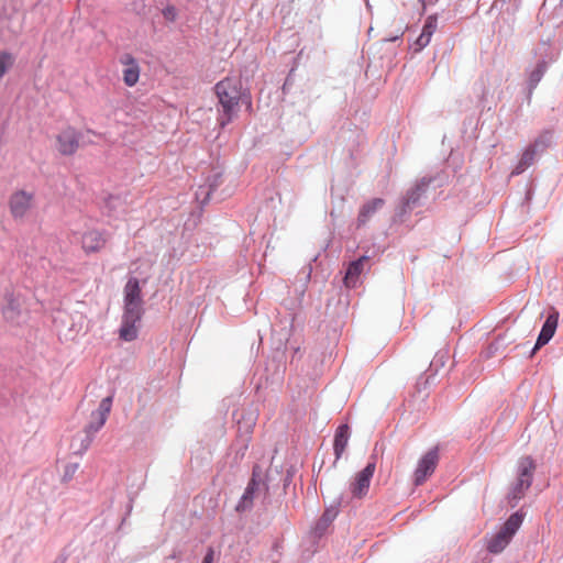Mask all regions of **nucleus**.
Here are the masks:
<instances>
[{"mask_svg": "<svg viewBox=\"0 0 563 563\" xmlns=\"http://www.w3.org/2000/svg\"><path fill=\"white\" fill-rule=\"evenodd\" d=\"M214 92L220 106L218 121L224 128L238 114L240 102H250V96L243 90L242 81L238 77L223 78L216 84Z\"/></svg>", "mask_w": 563, "mask_h": 563, "instance_id": "obj_1", "label": "nucleus"}, {"mask_svg": "<svg viewBox=\"0 0 563 563\" xmlns=\"http://www.w3.org/2000/svg\"><path fill=\"white\" fill-rule=\"evenodd\" d=\"M432 181V177H422L406 191L395 208L393 217L395 223H404L416 208L423 205L422 199Z\"/></svg>", "mask_w": 563, "mask_h": 563, "instance_id": "obj_2", "label": "nucleus"}, {"mask_svg": "<svg viewBox=\"0 0 563 563\" xmlns=\"http://www.w3.org/2000/svg\"><path fill=\"white\" fill-rule=\"evenodd\" d=\"M536 463L531 456H525L519 460L517 467V477L507 494V500L510 508H516L519 501L525 497L533 481Z\"/></svg>", "mask_w": 563, "mask_h": 563, "instance_id": "obj_3", "label": "nucleus"}, {"mask_svg": "<svg viewBox=\"0 0 563 563\" xmlns=\"http://www.w3.org/2000/svg\"><path fill=\"white\" fill-rule=\"evenodd\" d=\"M144 314L143 303L124 302L119 338L125 342H132L137 338L136 324Z\"/></svg>", "mask_w": 563, "mask_h": 563, "instance_id": "obj_4", "label": "nucleus"}, {"mask_svg": "<svg viewBox=\"0 0 563 563\" xmlns=\"http://www.w3.org/2000/svg\"><path fill=\"white\" fill-rule=\"evenodd\" d=\"M261 489L268 492V485L263 479L262 467L255 464L252 468V476L244 489V493L235 506V511L239 514L250 511L253 508L254 498Z\"/></svg>", "mask_w": 563, "mask_h": 563, "instance_id": "obj_5", "label": "nucleus"}, {"mask_svg": "<svg viewBox=\"0 0 563 563\" xmlns=\"http://www.w3.org/2000/svg\"><path fill=\"white\" fill-rule=\"evenodd\" d=\"M113 397L108 396L103 398L98 408L90 415V421L85 427V438L81 441V446L87 450L93 441L95 434L104 426L108 416L111 411Z\"/></svg>", "mask_w": 563, "mask_h": 563, "instance_id": "obj_6", "label": "nucleus"}, {"mask_svg": "<svg viewBox=\"0 0 563 563\" xmlns=\"http://www.w3.org/2000/svg\"><path fill=\"white\" fill-rule=\"evenodd\" d=\"M439 463V450L437 446L430 449L418 461L417 467L413 473L415 486L422 485L426 479L433 474Z\"/></svg>", "mask_w": 563, "mask_h": 563, "instance_id": "obj_7", "label": "nucleus"}, {"mask_svg": "<svg viewBox=\"0 0 563 563\" xmlns=\"http://www.w3.org/2000/svg\"><path fill=\"white\" fill-rule=\"evenodd\" d=\"M376 470L375 457L372 456V461H369L366 466L360 471L354 481L350 485L351 494L354 498H363L368 493V488L371 485V481L373 478L374 472Z\"/></svg>", "mask_w": 563, "mask_h": 563, "instance_id": "obj_8", "label": "nucleus"}, {"mask_svg": "<svg viewBox=\"0 0 563 563\" xmlns=\"http://www.w3.org/2000/svg\"><path fill=\"white\" fill-rule=\"evenodd\" d=\"M81 139V133L74 126L68 125L64 128L56 136L57 151L64 156L74 155Z\"/></svg>", "mask_w": 563, "mask_h": 563, "instance_id": "obj_9", "label": "nucleus"}, {"mask_svg": "<svg viewBox=\"0 0 563 563\" xmlns=\"http://www.w3.org/2000/svg\"><path fill=\"white\" fill-rule=\"evenodd\" d=\"M34 195L25 190H18L10 196L9 208L13 219H23L32 207Z\"/></svg>", "mask_w": 563, "mask_h": 563, "instance_id": "obj_10", "label": "nucleus"}, {"mask_svg": "<svg viewBox=\"0 0 563 563\" xmlns=\"http://www.w3.org/2000/svg\"><path fill=\"white\" fill-rule=\"evenodd\" d=\"M340 500L327 507L321 517L316 522L312 533L316 538H321L327 532L330 525L339 515Z\"/></svg>", "mask_w": 563, "mask_h": 563, "instance_id": "obj_11", "label": "nucleus"}, {"mask_svg": "<svg viewBox=\"0 0 563 563\" xmlns=\"http://www.w3.org/2000/svg\"><path fill=\"white\" fill-rule=\"evenodd\" d=\"M438 27V15L431 14L429 15L423 24L422 31L420 35L413 43V51L416 53L421 52L426 46L429 45L432 35L434 34Z\"/></svg>", "mask_w": 563, "mask_h": 563, "instance_id": "obj_12", "label": "nucleus"}, {"mask_svg": "<svg viewBox=\"0 0 563 563\" xmlns=\"http://www.w3.org/2000/svg\"><path fill=\"white\" fill-rule=\"evenodd\" d=\"M2 307L3 318L12 324H19L22 316L20 300L12 292H7Z\"/></svg>", "mask_w": 563, "mask_h": 563, "instance_id": "obj_13", "label": "nucleus"}, {"mask_svg": "<svg viewBox=\"0 0 563 563\" xmlns=\"http://www.w3.org/2000/svg\"><path fill=\"white\" fill-rule=\"evenodd\" d=\"M368 261L369 256L362 255L349 264L344 275V284L346 287H356L360 275Z\"/></svg>", "mask_w": 563, "mask_h": 563, "instance_id": "obj_14", "label": "nucleus"}, {"mask_svg": "<svg viewBox=\"0 0 563 563\" xmlns=\"http://www.w3.org/2000/svg\"><path fill=\"white\" fill-rule=\"evenodd\" d=\"M104 233L98 230L87 231L81 239L82 249L86 253L100 251L106 244Z\"/></svg>", "mask_w": 563, "mask_h": 563, "instance_id": "obj_15", "label": "nucleus"}, {"mask_svg": "<svg viewBox=\"0 0 563 563\" xmlns=\"http://www.w3.org/2000/svg\"><path fill=\"white\" fill-rule=\"evenodd\" d=\"M385 205V200L383 198H373L365 202L358 212L357 216V228L364 227L371 218Z\"/></svg>", "mask_w": 563, "mask_h": 563, "instance_id": "obj_16", "label": "nucleus"}, {"mask_svg": "<svg viewBox=\"0 0 563 563\" xmlns=\"http://www.w3.org/2000/svg\"><path fill=\"white\" fill-rule=\"evenodd\" d=\"M123 302L143 303L140 280L130 277L123 288Z\"/></svg>", "mask_w": 563, "mask_h": 563, "instance_id": "obj_17", "label": "nucleus"}, {"mask_svg": "<svg viewBox=\"0 0 563 563\" xmlns=\"http://www.w3.org/2000/svg\"><path fill=\"white\" fill-rule=\"evenodd\" d=\"M350 439V428L347 424H340L335 431L334 440H333V450L335 455V461H338L345 448L347 446Z\"/></svg>", "mask_w": 563, "mask_h": 563, "instance_id": "obj_18", "label": "nucleus"}, {"mask_svg": "<svg viewBox=\"0 0 563 563\" xmlns=\"http://www.w3.org/2000/svg\"><path fill=\"white\" fill-rule=\"evenodd\" d=\"M511 540L512 538L510 536L499 530L488 540L486 549L489 553L498 554L505 550Z\"/></svg>", "mask_w": 563, "mask_h": 563, "instance_id": "obj_19", "label": "nucleus"}, {"mask_svg": "<svg viewBox=\"0 0 563 563\" xmlns=\"http://www.w3.org/2000/svg\"><path fill=\"white\" fill-rule=\"evenodd\" d=\"M126 68L123 70L124 84L129 87H133L140 78V67L136 60L132 56H126Z\"/></svg>", "mask_w": 563, "mask_h": 563, "instance_id": "obj_20", "label": "nucleus"}, {"mask_svg": "<svg viewBox=\"0 0 563 563\" xmlns=\"http://www.w3.org/2000/svg\"><path fill=\"white\" fill-rule=\"evenodd\" d=\"M523 519L525 512L522 510H517L516 512L509 516V518L505 521L500 530L510 536L511 538H514L518 529L521 527Z\"/></svg>", "mask_w": 563, "mask_h": 563, "instance_id": "obj_21", "label": "nucleus"}, {"mask_svg": "<svg viewBox=\"0 0 563 563\" xmlns=\"http://www.w3.org/2000/svg\"><path fill=\"white\" fill-rule=\"evenodd\" d=\"M552 137V132L550 130H544L528 146H530L538 155H540L551 145Z\"/></svg>", "mask_w": 563, "mask_h": 563, "instance_id": "obj_22", "label": "nucleus"}, {"mask_svg": "<svg viewBox=\"0 0 563 563\" xmlns=\"http://www.w3.org/2000/svg\"><path fill=\"white\" fill-rule=\"evenodd\" d=\"M537 156L538 154L530 146H527L512 174L519 175L523 173L528 167H530L534 163Z\"/></svg>", "mask_w": 563, "mask_h": 563, "instance_id": "obj_23", "label": "nucleus"}, {"mask_svg": "<svg viewBox=\"0 0 563 563\" xmlns=\"http://www.w3.org/2000/svg\"><path fill=\"white\" fill-rule=\"evenodd\" d=\"M548 68V64L544 59L539 60L534 67V69L529 74L528 78V87L529 90H533L538 84L541 81Z\"/></svg>", "mask_w": 563, "mask_h": 563, "instance_id": "obj_24", "label": "nucleus"}, {"mask_svg": "<svg viewBox=\"0 0 563 563\" xmlns=\"http://www.w3.org/2000/svg\"><path fill=\"white\" fill-rule=\"evenodd\" d=\"M559 314L558 312L550 313L542 324L540 333L552 339L558 328Z\"/></svg>", "mask_w": 563, "mask_h": 563, "instance_id": "obj_25", "label": "nucleus"}, {"mask_svg": "<svg viewBox=\"0 0 563 563\" xmlns=\"http://www.w3.org/2000/svg\"><path fill=\"white\" fill-rule=\"evenodd\" d=\"M15 57L8 51H0V79L13 66Z\"/></svg>", "mask_w": 563, "mask_h": 563, "instance_id": "obj_26", "label": "nucleus"}, {"mask_svg": "<svg viewBox=\"0 0 563 563\" xmlns=\"http://www.w3.org/2000/svg\"><path fill=\"white\" fill-rule=\"evenodd\" d=\"M220 178V174H217L213 176V179L210 180L208 179L209 184H208V188L205 189L203 187H200V192H198L197 195H202L205 194V198L202 199V203H207L210 198H211V195H212V191L216 190V188L218 187V179Z\"/></svg>", "mask_w": 563, "mask_h": 563, "instance_id": "obj_27", "label": "nucleus"}, {"mask_svg": "<svg viewBox=\"0 0 563 563\" xmlns=\"http://www.w3.org/2000/svg\"><path fill=\"white\" fill-rule=\"evenodd\" d=\"M162 14L168 22H175L178 15L177 9L173 4H167L165 8H163Z\"/></svg>", "mask_w": 563, "mask_h": 563, "instance_id": "obj_28", "label": "nucleus"}, {"mask_svg": "<svg viewBox=\"0 0 563 563\" xmlns=\"http://www.w3.org/2000/svg\"><path fill=\"white\" fill-rule=\"evenodd\" d=\"M310 274H311V267H309V271L308 273L306 274V278H305V282L300 285L299 288H296V294H297V302L298 305L301 303L302 301V298L305 296V292H306V288H307V284L310 279Z\"/></svg>", "mask_w": 563, "mask_h": 563, "instance_id": "obj_29", "label": "nucleus"}, {"mask_svg": "<svg viewBox=\"0 0 563 563\" xmlns=\"http://www.w3.org/2000/svg\"><path fill=\"white\" fill-rule=\"evenodd\" d=\"M551 339H548L547 335H543L542 333H539L537 341L533 345V347L530 351V356H532L539 349H541L543 345L548 344Z\"/></svg>", "mask_w": 563, "mask_h": 563, "instance_id": "obj_30", "label": "nucleus"}, {"mask_svg": "<svg viewBox=\"0 0 563 563\" xmlns=\"http://www.w3.org/2000/svg\"><path fill=\"white\" fill-rule=\"evenodd\" d=\"M442 366H444V355L437 354L434 356V358L432 360V362L430 363V367H429L428 372H431L434 368V374H437L439 368Z\"/></svg>", "mask_w": 563, "mask_h": 563, "instance_id": "obj_31", "label": "nucleus"}, {"mask_svg": "<svg viewBox=\"0 0 563 563\" xmlns=\"http://www.w3.org/2000/svg\"><path fill=\"white\" fill-rule=\"evenodd\" d=\"M78 468V464H67L64 472V481H69L73 478L74 474L76 473Z\"/></svg>", "mask_w": 563, "mask_h": 563, "instance_id": "obj_32", "label": "nucleus"}, {"mask_svg": "<svg viewBox=\"0 0 563 563\" xmlns=\"http://www.w3.org/2000/svg\"><path fill=\"white\" fill-rule=\"evenodd\" d=\"M289 317H290V320H289V328L287 329L286 327L283 328V336L288 341L289 336H290V333H291V330L294 328V321H295V313H289Z\"/></svg>", "mask_w": 563, "mask_h": 563, "instance_id": "obj_33", "label": "nucleus"}, {"mask_svg": "<svg viewBox=\"0 0 563 563\" xmlns=\"http://www.w3.org/2000/svg\"><path fill=\"white\" fill-rule=\"evenodd\" d=\"M213 560H214V550L210 547V548H208L201 563H213Z\"/></svg>", "mask_w": 563, "mask_h": 563, "instance_id": "obj_34", "label": "nucleus"}, {"mask_svg": "<svg viewBox=\"0 0 563 563\" xmlns=\"http://www.w3.org/2000/svg\"><path fill=\"white\" fill-rule=\"evenodd\" d=\"M68 560V553L63 550L54 560L53 563H66V561Z\"/></svg>", "mask_w": 563, "mask_h": 563, "instance_id": "obj_35", "label": "nucleus"}, {"mask_svg": "<svg viewBox=\"0 0 563 563\" xmlns=\"http://www.w3.org/2000/svg\"><path fill=\"white\" fill-rule=\"evenodd\" d=\"M419 3L421 4V12H420V14H423L426 12V9H427L426 0H419Z\"/></svg>", "mask_w": 563, "mask_h": 563, "instance_id": "obj_36", "label": "nucleus"}, {"mask_svg": "<svg viewBox=\"0 0 563 563\" xmlns=\"http://www.w3.org/2000/svg\"><path fill=\"white\" fill-rule=\"evenodd\" d=\"M401 37V35H395V36H391L389 38H386L387 42H396L398 41L399 38Z\"/></svg>", "mask_w": 563, "mask_h": 563, "instance_id": "obj_37", "label": "nucleus"}, {"mask_svg": "<svg viewBox=\"0 0 563 563\" xmlns=\"http://www.w3.org/2000/svg\"><path fill=\"white\" fill-rule=\"evenodd\" d=\"M429 373H430V375H429V376H427V379H430V376L435 375V374H434V369H433V371H431V372H429Z\"/></svg>", "mask_w": 563, "mask_h": 563, "instance_id": "obj_38", "label": "nucleus"}]
</instances>
